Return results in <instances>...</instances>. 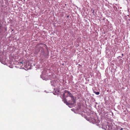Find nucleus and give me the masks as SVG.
<instances>
[{
    "mask_svg": "<svg viewBox=\"0 0 130 130\" xmlns=\"http://www.w3.org/2000/svg\"><path fill=\"white\" fill-rule=\"evenodd\" d=\"M93 92L94 93H95V94L98 95L100 94V93L99 92H95V91H94Z\"/></svg>",
    "mask_w": 130,
    "mask_h": 130,
    "instance_id": "obj_4",
    "label": "nucleus"
},
{
    "mask_svg": "<svg viewBox=\"0 0 130 130\" xmlns=\"http://www.w3.org/2000/svg\"><path fill=\"white\" fill-rule=\"evenodd\" d=\"M24 64H25L24 62L23 63L22 62H21L18 63V65H20L21 67H23Z\"/></svg>",
    "mask_w": 130,
    "mask_h": 130,
    "instance_id": "obj_3",
    "label": "nucleus"
},
{
    "mask_svg": "<svg viewBox=\"0 0 130 130\" xmlns=\"http://www.w3.org/2000/svg\"><path fill=\"white\" fill-rule=\"evenodd\" d=\"M37 47L39 49H44L46 48V46L44 44L40 43L38 44L37 45Z\"/></svg>",
    "mask_w": 130,
    "mask_h": 130,
    "instance_id": "obj_2",
    "label": "nucleus"
},
{
    "mask_svg": "<svg viewBox=\"0 0 130 130\" xmlns=\"http://www.w3.org/2000/svg\"><path fill=\"white\" fill-rule=\"evenodd\" d=\"M122 55H123V54H122Z\"/></svg>",
    "mask_w": 130,
    "mask_h": 130,
    "instance_id": "obj_6",
    "label": "nucleus"
},
{
    "mask_svg": "<svg viewBox=\"0 0 130 130\" xmlns=\"http://www.w3.org/2000/svg\"><path fill=\"white\" fill-rule=\"evenodd\" d=\"M62 101L67 105L74 104L75 102L72 94L67 90H65L63 94Z\"/></svg>",
    "mask_w": 130,
    "mask_h": 130,
    "instance_id": "obj_1",
    "label": "nucleus"
},
{
    "mask_svg": "<svg viewBox=\"0 0 130 130\" xmlns=\"http://www.w3.org/2000/svg\"><path fill=\"white\" fill-rule=\"evenodd\" d=\"M69 17V15H68V16H67V18H68Z\"/></svg>",
    "mask_w": 130,
    "mask_h": 130,
    "instance_id": "obj_5",
    "label": "nucleus"
}]
</instances>
